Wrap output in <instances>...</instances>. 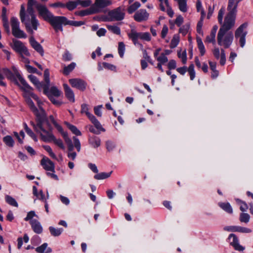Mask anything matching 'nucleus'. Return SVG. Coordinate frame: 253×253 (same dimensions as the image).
Segmentation results:
<instances>
[{"mask_svg":"<svg viewBox=\"0 0 253 253\" xmlns=\"http://www.w3.org/2000/svg\"><path fill=\"white\" fill-rule=\"evenodd\" d=\"M38 11L40 16L48 22L53 28L56 32L62 31V25H67V18L65 16H55L47 9L46 6H41Z\"/></svg>","mask_w":253,"mask_h":253,"instance_id":"obj_1","label":"nucleus"},{"mask_svg":"<svg viewBox=\"0 0 253 253\" xmlns=\"http://www.w3.org/2000/svg\"><path fill=\"white\" fill-rule=\"evenodd\" d=\"M16 75L18 78L19 82L21 83V84L22 85V87H21V89L25 92L24 97L27 104L28 105L31 110L33 112L34 111H36L37 108L35 106L34 103L31 100L30 97L36 100L38 102V105L39 106V105H40V101L39 100V97L37 95L33 92V88L27 83L20 73L16 71Z\"/></svg>","mask_w":253,"mask_h":253,"instance_id":"obj_2","label":"nucleus"},{"mask_svg":"<svg viewBox=\"0 0 253 253\" xmlns=\"http://www.w3.org/2000/svg\"><path fill=\"white\" fill-rule=\"evenodd\" d=\"M225 13V8L221 7L218 11V21L221 24V26L219 30L225 31H230L235 25L236 15L228 13L224 18L223 21V17Z\"/></svg>","mask_w":253,"mask_h":253,"instance_id":"obj_3","label":"nucleus"},{"mask_svg":"<svg viewBox=\"0 0 253 253\" xmlns=\"http://www.w3.org/2000/svg\"><path fill=\"white\" fill-rule=\"evenodd\" d=\"M234 40V35L232 31H225L219 30L217 41L219 46H223L225 48H229L232 44Z\"/></svg>","mask_w":253,"mask_h":253,"instance_id":"obj_4","label":"nucleus"},{"mask_svg":"<svg viewBox=\"0 0 253 253\" xmlns=\"http://www.w3.org/2000/svg\"><path fill=\"white\" fill-rule=\"evenodd\" d=\"M248 23L241 24L235 31V38L241 47H244L246 44V37L248 34Z\"/></svg>","mask_w":253,"mask_h":253,"instance_id":"obj_5","label":"nucleus"},{"mask_svg":"<svg viewBox=\"0 0 253 253\" xmlns=\"http://www.w3.org/2000/svg\"><path fill=\"white\" fill-rule=\"evenodd\" d=\"M10 24L12 34L14 37L19 39L26 38L27 37L25 32L20 29V23L17 18L12 17L10 18Z\"/></svg>","mask_w":253,"mask_h":253,"instance_id":"obj_6","label":"nucleus"},{"mask_svg":"<svg viewBox=\"0 0 253 253\" xmlns=\"http://www.w3.org/2000/svg\"><path fill=\"white\" fill-rule=\"evenodd\" d=\"M39 109H37L36 111H34L33 113L36 116L37 122H38V126L41 131L45 132L47 130L43 127V123L46 122L47 125L49 126L48 122L46 121V113L44 109L39 105Z\"/></svg>","mask_w":253,"mask_h":253,"instance_id":"obj_7","label":"nucleus"},{"mask_svg":"<svg viewBox=\"0 0 253 253\" xmlns=\"http://www.w3.org/2000/svg\"><path fill=\"white\" fill-rule=\"evenodd\" d=\"M43 134L42 133H41V136L42 139L44 141H53L56 145H57L61 149L64 150L65 147L64 146L63 143L61 139H56L52 133L51 130L50 128L47 129L45 132H44Z\"/></svg>","mask_w":253,"mask_h":253,"instance_id":"obj_8","label":"nucleus"},{"mask_svg":"<svg viewBox=\"0 0 253 253\" xmlns=\"http://www.w3.org/2000/svg\"><path fill=\"white\" fill-rule=\"evenodd\" d=\"M33 6H35V5H31V8L32 10V11H29V7L27 4V8L26 12V21H27L30 24L33 30H37L39 24L35 14Z\"/></svg>","mask_w":253,"mask_h":253,"instance_id":"obj_9","label":"nucleus"},{"mask_svg":"<svg viewBox=\"0 0 253 253\" xmlns=\"http://www.w3.org/2000/svg\"><path fill=\"white\" fill-rule=\"evenodd\" d=\"M12 42L13 44L11 46L16 52L19 53L20 55L24 54L27 56L31 55L28 48L22 42L16 39H13Z\"/></svg>","mask_w":253,"mask_h":253,"instance_id":"obj_10","label":"nucleus"},{"mask_svg":"<svg viewBox=\"0 0 253 253\" xmlns=\"http://www.w3.org/2000/svg\"><path fill=\"white\" fill-rule=\"evenodd\" d=\"M228 240L229 244L232 246L235 250L243 252L245 250V248L239 244V241L237 236L234 234H230L228 237Z\"/></svg>","mask_w":253,"mask_h":253,"instance_id":"obj_11","label":"nucleus"},{"mask_svg":"<svg viewBox=\"0 0 253 253\" xmlns=\"http://www.w3.org/2000/svg\"><path fill=\"white\" fill-rule=\"evenodd\" d=\"M159 2V7L161 11L167 12L170 17H172L174 12L169 3V0H158Z\"/></svg>","mask_w":253,"mask_h":253,"instance_id":"obj_12","label":"nucleus"},{"mask_svg":"<svg viewBox=\"0 0 253 253\" xmlns=\"http://www.w3.org/2000/svg\"><path fill=\"white\" fill-rule=\"evenodd\" d=\"M69 82L72 87L78 88L81 91H84L86 88V83L80 79H71Z\"/></svg>","mask_w":253,"mask_h":253,"instance_id":"obj_13","label":"nucleus"},{"mask_svg":"<svg viewBox=\"0 0 253 253\" xmlns=\"http://www.w3.org/2000/svg\"><path fill=\"white\" fill-rule=\"evenodd\" d=\"M149 14L145 9H141L134 14L133 18L136 21L141 22L147 21L149 18Z\"/></svg>","mask_w":253,"mask_h":253,"instance_id":"obj_14","label":"nucleus"},{"mask_svg":"<svg viewBox=\"0 0 253 253\" xmlns=\"http://www.w3.org/2000/svg\"><path fill=\"white\" fill-rule=\"evenodd\" d=\"M26 12L24 5L23 4L21 5L19 13L20 20L21 22L25 25L26 30L31 34L33 35L34 32L30 24L27 21H26Z\"/></svg>","mask_w":253,"mask_h":253,"instance_id":"obj_15","label":"nucleus"},{"mask_svg":"<svg viewBox=\"0 0 253 253\" xmlns=\"http://www.w3.org/2000/svg\"><path fill=\"white\" fill-rule=\"evenodd\" d=\"M125 9L119 7L113 10H112V21H121L125 17Z\"/></svg>","mask_w":253,"mask_h":253,"instance_id":"obj_16","label":"nucleus"},{"mask_svg":"<svg viewBox=\"0 0 253 253\" xmlns=\"http://www.w3.org/2000/svg\"><path fill=\"white\" fill-rule=\"evenodd\" d=\"M41 165L43 169L47 171L55 172V166L54 163L48 158L44 157L41 161Z\"/></svg>","mask_w":253,"mask_h":253,"instance_id":"obj_17","label":"nucleus"},{"mask_svg":"<svg viewBox=\"0 0 253 253\" xmlns=\"http://www.w3.org/2000/svg\"><path fill=\"white\" fill-rule=\"evenodd\" d=\"M218 29V26L217 25H214L213 26L210 34L209 35L207 36L206 39L205 40V43H212L213 44L215 43V35Z\"/></svg>","mask_w":253,"mask_h":253,"instance_id":"obj_18","label":"nucleus"},{"mask_svg":"<svg viewBox=\"0 0 253 253\" xmlns=\"http://www.w3.org/2000/svg\"><path fill=\"white\" fill-rule=\"evenodd\" d=\"M29 42L32 47L42 56H43L44 53L43 49L42 46L35 40L33 36L30 38Z\"/></svg>","mask_w":253,"mask_h":253,"instance_id":"obj_19","label":"nucleus"},{"mask_svg":"<svg viewBox=\"0 0 253 253\" xmlns=\"http://www.w3.org/2000/svg\"><path fill=\"white\" fill-rule=\"evenodd\" d=\"M13 70H14V74L13 73H12L11 71H10L9 70H8V69H3V72L4 73L7 78L12 81H13L16 85H17L21 88V86H20V84H19V83L18 82V81H17V80L16 79V77H17L16 75V72L17 71L18 72V71L16 69H13ZM17 78L18 79V78Z\"/></svg>","mask_w":253,"mask_h":253,"instance_id":"obj_20","label":"nucleus"},{"mask_svg":"<svg viewBox=\"0 0 253 253\" xmlns=\"http://www.w3.org/2000/svg\"><path fill=\"white\" fill-rule=\"evenodd\" d=\"M98 3L95 1L94 3L92 5V9L96 10V13L98 12L100 8H104L110 4V1L108 0H99Z\"/></svg>","mask_w":253,"mask_h":253,"instance_id":"obj_21","label":"nucleus"},{"mask_svg":"<svg viewBox=\"0 0 253 253\" xmlns=\"http://www.w3.org/2000/svg\"><path fill=\"white\" fill-rule=\"evenodd\" d=\"M241 0H229L227 6L228 13L236 15L238 4Z\"/></svg>","mask_w":253,"mask_h":253,"instance_id":"obj_22","label":"nucleus"},{"mask_svg":"<svg viewBox=\"0 0 253 253\" xmlns=\"http://www.w3.org/2000/svg\"><path fill=\"white\" fill-rule=\"evenodd\" d=\"M63 87L65 91V94L68 99L72 102H75V95L73 90L70 88L67 84H63Z\"/></svg>","mask_w":253,"mask_h":253,"instance_id":"obj_23","label":"nucleus"},{"mask_svg":"<svg viewBox=\"0 0 253 253\" xmlns=\"http://www.w3.org/2000/svg\"><path fill=\"white\" fill-rule=\"evenodd\" d=\"M30 223L34 231L37 234H41L42 231V228L40 223L36 219H32Z\"/></svg>","mask_w":253,"mask_h":253,"instance_id":"obj_24","label":"nucleus"},{"mask_svg":"<svg viewBox=\"0 0 253 253\" xmlns=\"http://www.w3.org/2000/svg\"><path fill=\"white\" fill-rule=\"evenodd\" d=\"M128 36L132 40L133 43L136 44L138 43V40H140L141 32L138 33L134 30H131L128 34Z\"/></svg>","mask_w":253,"mask_h":253,"instance_id":"obj_25","label":"nucleus"},{"mask_svg":"<svg viewBox=\"0 0 253 253\" xmlns=\"http://www.w3.org/2000/svg\"><path fill=\"white\" fill-rule=\"evenodd\" d=\"M76 64L74 62H72L69 65L66 66L64 65L63 69L62 71V73L65 76H68L76 67Z\"/></svg>","mask_w":253,"mask_h":253,"instance_id":"obj_26","label":"nucleus"},{"mask_svg":"<svg viewBox=\"0 0 253 253\" xmlns=\"http://www.w3.org/2000/svg\"><path fill=\"white\" fill-rule=\"evenodd\" d=\"M36 251L38 253H50L52 250L50 248H47V244L43 243L41 246L36 248Z\"/></svg>","mask_w":253,"mask_h":253,"instance_id":"obj_27","label":"nucleus"},{"mask_svg":"<svg viewBox=\"0 0 253 253\" xmlns=\"http://www.w3.org/2000/svg\"><path fill=\"white\" fill-rule=\"evenodd\" d=\"M205 16V13L204 11L201 12V17L200 20L198 22L197 25V32L202 36L204 35V33L202 30V26L203 25V20Z\"/></svg>","mask_w":253,"mask_h":253,"instance_id":"obj_28","label":"nucleus"},{"mask_svg":"<svg viewBox=\"0 0 253 253\" xmlns=\"http://www.w3.org/2000/svg\"><path fill=\"white\" fill-rule=\"evenodd\" d=\"M88 119L90 120L92 124L94 125L95 127L98 130L103 129L100 125V123L98 121V120L96 119L95 116H94L92 114L90 113L87 116Z\"/></svg>","mask_w":253,"mask_h":253,"instance_id":"obj_29","label":"nucleus"},{"mask_svg":"<svg viewBox=\"0 0 253 253\" xmlns=\"http://www.w3.org/2000/svg\"><path fill=\"white\" fill-rule=\"evenodd\" d=\"M197 42L198 49L200 52V55L203 56L206 53V49L204 43L201 38L197 37Z\"/></svg>","mask_w":253,"mask_h":253,"instance_id":"obj_30","label":"nucleus"},{"mask_svg":"<svg viewBox=\"0 0 253 253\" xmlns=\"http://www.w3.org/2000/svg\"><path fill=\"white\" fill-rule=\"evenodd\" d=\"M28 5L29 7V11H32V9L31 8L32 5H35L37 11L39 10L41 6H44L45 5L42 4L41 3H39L36 0H28Z\"/></svg>","mask_w":253,"mask_h":253,"instance_id":"obj_31","label":"nucleus"},{"mask_svg":"<svg viewBox=\"0 0 253 253\" xmlns=\"http://www.w3.org/2000/svg\"><path fill=\"white\" fill-rule=\"evenodd\" d=\"M89 142L94 148L98 147L100 145V139L95 136L90 137L89 139Z\"/></svg>","mask_w":253,"mask_h":253,"instance_id":"obj_32","label":"nucleus"},{"mask_svg":"<svg viewBox=\"0 0 253 253\" xmlns=\"http://www.w3.org/2000/svg\"><path fill=\"white\" fill-rule=\"evenodd\" d=\"M219 206L226 212L229 213H232L233 212L232 207L229 203H219Z\"/></svg>","mask_w":253,"mask_h":253,"instance_id":"obj_33","label":"nucleus"},{"mask_svg":"<svg viewBox=\"0 0 253 253\" xmlns=\"http://www.w3.org/2000/svg\"><path fill=\"white\" fill-rule=\"evenodd\" d=\"M28 78L30 79L31 82L36 86L38 88L40 89L42 87V84L39 82L36 76L33 75H30L28 76Z\"/></svg>","mask_w":253,"mask_h":253,"instance_id":"obj_34","label":"nucleus"},{"mask_svg":"<svg viewBox=\"0 0 253 253\" xmlns=\"http://www.w3.org/2000/svg\"><path fill=\"white\" fill-rule=\"evenodd\" d=\"M141 6L139 2L135 1L134 3L130 5L127 8V12L129 14H132L135 11Z\"/></svg>","mask_w":253,"mask_h":253,"instance_id":"obj_35","label":"nucleus"},{"mask_svg":"<svg viewBox=\"0 0 253 253\" xmlns=\"http://www.w3.org/2000/svg\"><path fill=\"white\" fill-rule=\"evenodd\" d=\"M178 2L179 8L182 12H185L187 10L186 1L187 0H176Z\"/></svg>","mask_w":253,"mask_h":253,"instance_id":"obj_36","label":"nucleus"},{"mask_svg":"<svg viewBox=\"0 0 253 253\" xmlns=\"http://www.w3.org/2000/svg\"><path fill=\"white\" fill-rule=\"evenodd\" d=\"M64 139L67 145L69 151L72 152L74 149V145L72 143V140L68 137V135H66V134H64Z\"/></svg>","mask_w":253,"mask_h":253,"instance_id":"obj_37","label":"nucleus"},{"mask_svg":"<svg viewBox=\"0 0 253 253\" xmlns=\"http://www.w3.org/2000/svg\"><path fill=\"white\" fill-rule=\"evenodd\" d=\"M49 230L50 234L53 236H59L63 231L62 228H55L52 226L49 227Z\"/></svg>","mask_w":253,"mask_h":253,"instance_id":"obj_38","label":"nucleus"},{"mask_svg":"<svg viewBox=\"0 0 253 253\" xmlns=\"http://www.w3.org/2000/svg\"><path fill=\"white\" fill-rule=\"evenodd\" d=\"M61 94V92L56 87L52 86L50 90L48 95H53V96H55L56 97L60 96Z\"/></svg>","mask_w":253,"mask_h":253,"instance_id":"obj_39","label":"nucleus"},{"mask_svg":"<svg viewBox=\"0 0 253 253\" xmlns=\"http://www.w3.org/2000/svg\"><path fill=\"white\" fill-rule=\"evenodd\" d=\"M3 140L7 146L10 147H12L13 146L14 142L11 136L7 135L4 137Z\"/></svg>","mask_w":253,"mask_h":253,"instance_id":"obj_40","label":"nucleus"},{"mask_svg":"<svg viewBox=\"0 0 253 253\" xmlns=\"http://www.w3.org/2000/svg\"><path fill=\"white\" fill-rule=\"evenodd\" d=\"M44 80L45 82L46 83V84L44 86V88L45 89L46 88H48L49 86V72L48 69L45 70L44 72Z\"/></svg>","mask_w":253,"mask_h":253,"instance_id":"obj_41","label":"nucleus"},{"mask_svg":"<svg viewBox=\"0 0 253 253\" xmlns=\"http://www.w3.org/2000/svg\"><path fill=\"white\" fill-rule=\"evenodd\" d=\"M250 216L247 213H241L240 215L239 220L241 222L247 223L249 222Z\"/></svg>","mask_w":253,"mask_h":253,"instance_id":"obj_42","label":"nucleus"},{"mask_svg":"<svg viewBox=\"0 0 253 253\" xmlns=\"http://www.w3.org/2000/svg\"><path fill=\"white\" fill-rule=\"evenodd\" d=\"M5 201L8 204H9L11 206L15 207H18V204L16 200L10 196L6 195L5 196Z\"/></svg>","mask_w":253,"mask_h":253,"instance_id":"obj_43","label":"nucleus"},{"mask_svg":"<svg viewBox=\"0 0 253 253\" xmlns=\"http://www.w3.org/2000/svg\"><path fill=\"white\" fill-rule=\"evenodd\" d=\"M187 71L189 74L190 78L191 80H193L195 78L196 73L194 70V65L191 64L189 65Z\"/></svg>","mask_w":253,"mask_h":253,"instance_id":"obj_44","label":"nucleus"},{"mask_svg":"<svg viewBox=\"0 0 253 253\" xmlns=\"http://www.w3.org/2000/svg\"><path fill=\"white\" fill-rule=\"evenodd\" d=\"M118 53L121 57H123L126 49L125 45L123 42H119L118 45Z\"/></svg>","mask_w":253,"mask_h":253,"instance_id":"obj_45","label":"nucleus"},{"mask_svg":"<svg viewBox=\"0 0 253 253\" xmlns=\"http://www.w3.org/2000/svg\"><path fill=\"white\" fill-rule=\"evenodd\" d=\"M24 128L27 134L30 136L35 141H37L36 135L32 131V130L28 126L26 123L24 124Z\"/></svg>","mask_w":253,"mask_h":253,"instance_id":"obj_46","label":"nucleus"},{"mask_svg":"<svg viewBox=\"0 0 253 253\" xmlns=\"http://www.w3.org/2000/svg\"><path fill=\"white\" fill-rule=\"evenodd\" d=\"M236 201L237 203L240 205V209L241 211L244 212L248 210V206L246 202L242 201V200L238 199H236Z\"/></svg>","mask_w":253,"mask_h":253,"instance_id":"obj_47","label":"nucleus"},{"mask_svg":"<svg viewBox=\"0 0 253 253\" xmlns=\"http://www.w3.org/2000/svg\"><path fill=\"white\" fill-rule=\"evenodd\" d=\"M111 172L110 173H106V172H101L99 173H97V174L94 175V178L97 180L104 179L109 177L110 176Z\"/></svg>","mask_w":253,"mask_h":253,"instance_id":"obj_48","label":"nucleus"},{"mask_svg":"<svg viewBox=\"0 0 253 253\" xmlns=\"http://www.w3.org/2000/svg\"><path fill=\"white\" fill-rule=\"evenodd\" d=\"M95 13H96V10L92 9V6H91L89 9L81 11L79 13V15L80 16H84Z\"/></svg>","mask_w":253,"mask_h":253,"instance_id":"obj_49","label":"nucleus"},{"mask_svg":"<svg viewBox=\"0 0 253 253\" xmlns=\"http://www.w3.org/2000/svg\"><path fill=\"white\" fill-rule=\"evenodd\" d=\"M68 127L72 131V132L77 135H81V131L74 125L67 123Z\"/></svg>","mask_w":253,"mask_h":253,"instance_id":"obj_50","label":"nucleus"},{"mask_svg":"<svg viewBox=\"0 0 253 253\" xmlns=\"http://www.w3.org/2000/svg\"><path fill=\"white\" fill-rule=\"evenodd\" d=\"M79 5L78 2L75 1H70L67 2L65 5V6L69 10H73L75 8L77 7V6Z\"/></svg>","mask_w":253,"mask_h":253,"instance_id":"obj_51","label":"nucleus"},{"mask_svg":"<svg viewBox=\"0 0 253 253\" xmlns=\"http://www.w3.org/2000/svg\"><path fill=\"white\" fill-rule=\"evenodd\" d=\"M236 232L243 233H250L252 232V230L248 228L236 226Z\"/></svg>","mask_w":253,"mask_h":253,"instance_id":"obj_52","label":"nucleus"},{"mask_svg":"<svg viewBox=\"0 0 253 253\" xmlns=\"http://www.w3.org/2000/svg\"><path fill=\"white\" fill-rule=\"evenodd\" d=\"M189 28H190L189 24H187L184 25L180 28L179 32V33L182 34L183 36H185L188 32Z\"/></svg>","mask_w":253,"mask_h":253,"instance_id":"obj_53","label":"nucleus"},{"mask_svg":"<svg viewBox=\"0 0 253 253\" xmlns=\"http://www.w3.org/2000/svg\"><path fill=\"white\" fill-rule=\"evenodd\" d=\"M140 40L147 42L150 41L151 37L150 33L148 32H141Z\"/></svg>","mask_w":253,"mask_h":253,"instance_id":"obj_54","label":"nucleus"},{"mask_svg":"<svg viewBox=\"0 0 253 253\" xmlns=\"http://www.w3.org/2000/svg\"><path fill=\"white\" fill-rule=\"evenodd\" d=\"M156 60L159 63H161L162 64H165L168 61V57L162 53H161L160 56L157 58Z\"/></svg>","mask_w":253,"mask_h":253,"instance_id":"obj_55","label":"nucleus"},{"mask_svg":"<svg viewBox=\"0 0 253 253\" xmlns=\"http://www.w3.org/2000/svg\"><path fill=\"white\" fill-rule=\"evenodd\" d=\"M48 97L50 101L55 105L57 106H60L62 104V102L59 100H58L55 99V96H53V95H48Z\"/></svg>","mask_w":253,"mask_h":253,"instance_id":"obj_56","label":"nucleus"},{"mask_svg":"<svg viewBox=\"0 0 253 253\" xmlns=\"http://www.w3.org/2000/svg\"><path fill=\"white\" fill-rule=\"evenodd\" d=\"M66 23H67V25H69L74 26L75 27H78V26L83 25L84 24V22L83 21H70L67 19V22Z\"/></svg>","mask_w":253,"mask_h":253,"instance_id":"obj_57","label":"nucleus"},{"mask_svg":"<svg viewBox=\"0 0 253 253\" xmlns=\"http://www.w3.org/2000/svg\"><path fill=\"white\" fill-rule=\"evenodd\" d=\"M177 55L179 58L181 59L182 63L185 64L187 62V54L186 51L184 50L182 53L178 52Z\"/></svg>","mask_w":253,"mask_h":253,"instance_id":"obj_58","label":"nucleus"},{"mask_svg":"<svg viewBox=\"0 0 253 253\" xmlns=\"http://www.w3.org/2000/svg\"><path fill=\"white\" fill-rule=\"evenodd\" d=\"M44 149L48 153L49 156L54 159H57V157L55 154L52 152L51 147L49 146H43Z\"/></svg>","mask_w":253,"mask_h":253,"instance_id":"obj_59","label":"nucleus"},{"mask_svg":"<svg viewBox=\"0 0 253 253\" xmlns=\"http://www.w3.org/2000/svg\"><path fill=\"white\" fill-rule=\"evenodd\" d=\"M143 57L144 58L145 60H147L150 64L153 65H154V62L152 60L151 57L148 55L147 51L146 50H144L143 52Z\"/></svg>","mask_w":253,"mask_h":253,"instance_id":"obj_60","label":"nucleus"},{"mask_svg":"<svg viewBox=\"0 0 253 253\" xmlns=\"http://www.w3.org/2000/svg\"><path fill=\"white\" fill-rule=\"evenodd\" d=\"M226 62V56L225 51L223 49H221V55L220 59V64L221 65H224Z\"/></svg>","mask_w":253,"mask_h":253,"instance_id":"obj_61","label":"nucleus"},{"mask_svg":"<svg viewBox=\"0 0 253 253\" xmlns=\"http://www.w3.org/2000/svg\"><path fill=\"white\" fill-rule=\"evenodd\" d=\"M82 114H85L86 116H88L90 113L88 112V105L86 104H83L81 106V111Z\"/></svg>","mask_w":253,"mask_h":253,"instance_id":"obj_62","label":"nucleus"},{"mask_svg":"<svg viewBox=\"0 0 253 253\" xmlns=\"http://www.w3.org/2000/svg\"><path fill=\"white\" fill-rule=\"evenodd\" d=\"M179 43V39L177 37L174 36L171 41L170 47L171 48L175 47Z\"/></svg>","mask_w":253,"mask_h":253,"instance_id":"obj_63","label":"nucleus"},{"mask_svg":"<svg viewBox=\"0 0 253 253\" xmlns=\"http://www.w3.org/2000/svg\"><path fill=\"white\" fill-rule=\"evenodd\" d=\"M168 67L170 70L175 69L176 67V61L173 59L169 60L168 64Z\"/></svg>","mask_w":253,"mask_h":253,"instance_id":"obj_64","label":"nucleus"}]
</instances>
